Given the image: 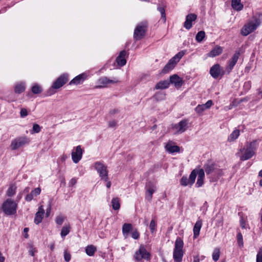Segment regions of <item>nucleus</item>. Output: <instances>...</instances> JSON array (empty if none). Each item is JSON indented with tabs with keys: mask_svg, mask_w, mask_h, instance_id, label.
Wrapping results in <instances>:
<instances>
[{
	"mask_svg": "<svg viewBox=\"0 0 262 262\" xmlns=\"http://www.w3.org/2000/svg\"><path fill=\"white\" fill-rule=\"evenodd\" d=\"M170 83H173L176 86H181L183 84L182 79L177 74H174L170 77Z\"/></svg>",
	"mask_w": 262,
	"mask_h": 262,
	"instance_id": "22",
	"label": "nucleus"
},
{
	"mask_svg": "<svg viewBox=\"0 0 262 262\" xmlns=\"http://www.w3.org/2000/svg\"><path fill=\"white\" fill-rule=\"evenodd\" d=\"M66 217L62 215H59L56 217L55 222L57 225H61L63 224Z\"/></svg>",
	"mask_w": 262,
	"mask_h": 262,
	"instance_id": "41",
	"label": "nucleus"
},
{
	"mask_svg": "<svg viewBox=\"0 0 262 262\" xmlns=\"http://www.w3.org/2000/svg\"><path fill=\"white\" fill-rule=\"evenodd\" d=\"M29 253L30 254L33 256L34 255V250L32 249V250H29Z\"/></svg>",
	"mask_w": 262,
	"mask_h": 262,
	"instance_id": "64",
	"label": "nucleus"
},
{
	"mask_svg": "<svg viewBox=\"0 0 262 262\" xmlns=\"http://www.w3.org/2000/svg\"><path fill=\"white\" fill-rule=\"evenodd\" d=\"M45 213V210L42 206L38 208V211L36 213L34 218V223L38 225L42 222L43 215Z\"/></svg>",
	"mask_w": 262,
	"mask_h": 262,
	"instance_id": "18",
	"label": "nucleus"
},
{
	"mask_svg": "<svg viewBox=\"0 0 262 262\" xmlns=\"http://www.w3.org/2000/svg\"><path fill=\"white\" fill-rule=\"evenodd\" d=\"M204 171L207 174H209L213 172H218L220 169H218L214 163L211 161H208L204 166Z\"/></svg>",
	"mask_w": 262,
	"mask_h": 262,
	"instance_id": "10",
	"label": "nucleus"
},
{
	"mask_svg": "<svg viewBox=\"0 0 262 262\" xmlns=\"http://www.w3.org/2000/svg\"><path fill=\"white\" fill-rule=\"evenodd\" d=\"M212 104H213L212 101L211 100H209L207 101V102L203 105L205 106L206 109H208L212 105Z\"/></svg>",
	"mask_w": 262,
	"mask_h": 262,
	"instance_id": "55",
	"label": "nucleus"
},
{
	"mask_svg": "<svg viewBox=\"0 0 262 262\" xmlns=\"http://www.w3.org/2000/svg\"><path fill=\"white\" fill-rule=\"evenodd\" d=\"M117 124V122L115 120L110 121L108 123L109 127H115Z\"/></svg>",
	"mask_w": 262,
	"mask_h": 262,
	"instance_id": "57",
	"label": "nucleus"
},
{
	"mask_svg": "<svg viewBox=\"0 0 262 262\" xmlns=\"http://www.w3.org/2000/svg\"><path fill=\"white\" fill-rule=\"evenodd\" d=\"M156 190V186L151 182H148L146 185V194L145 196V198L147 200L150 201H151L152 194Z\"/></svg>",
	"mask_w": 262,
	"mask_h": 262,
	"instance_id": "12",
	"label": "nucleus"
},
{
	"mask_svg": "<svg viewBox=\"0 0 262 262\" xmlns=\"http://www.w3.org/2000/svg\"><path fill=\"white\" fill-rule=\"evenodd\" d=\"M166 150L170 154L178 152L180 151V147L174 145V143L172 141H169L165 146Z\"/></svg>",
	"mask_w": 262,
	"mask_h": 262,
	"instance_id": "14",
	"label": "nucleus"
},
{
	"mask_svg": "<svg viewBox=\"0 0 262 262\" xmlns=\"http://www.w3.org/2000/svg\"><path fill=\"white\" fill-rule=\"evenodd\" d=\"M181 185L183 186H186L188 184L190 185V180L187 178L186 176H183L180 180Z\"/></svg>",
	"mask_w": 262,
	"mask_h": 262,
	"instance_id": "39",
	"label": "nucleus"
},
{
	"mask_svg": "<svg viewBox=\"0 0 262 262\" xmlns=\"http://www.w3.org/2000/svg\"><path fill=\"white\" fill-rule=\"evenodd\" d=\"M82 157V148L80 145L77 146L72 152V159L75 163H77Z\"/></svg>",
	"mask_w": 262,
	"mask_h": 262,
	"instance_id": "11",
	"label": "nucleus"
},
{
	"mask_svg": "<svg viewBox=\"0 0 262 262\" xmlns=\"http://www.w3.org/2000/svg\"><path fill=\"white\" fill-rule=\"evenodd\" d=\"M220 255V250L219 248H215L212 253V258L213 260L216 261L219 260Z\"/></svg>",
	"mask_w": 262,
	"mask_h": 262,
	"instance_id": "37",
	"label": "nucleus"
},
{
	"mask_svg": "<svg viewBox=\"0 0 262 262\" xmlns=\"http://www.w3.org/2000/svg\"><path fill=\"white\" fill-rule=\"evenodd\" d=\"M50 210H51V208H50V206L49 207V208L47 210V212H46V216H48L50 214Z\"/></svg>",
	"mask_w": 262,
	"mask_h": 262,
	"instance_id": "62",
	"label": "nucleus"
},
{
	"mask_svg": "<svg viewBox=\"0 0 262 262\" xmlns=\"http://www.w3.org/2000/svg\"><path fill=\"white\" fill-rule=\"evenodd\" d=\"M254 152H253L252 150H250L247 148L245 149L244 154L241 157V160L242 161H245L248 160L250 158H251L254 155Z\"/></svg>",
	"mask_w": 262,
	"mask_h": 262,
	"instance_id": "28",
	"label": "nucleus"
},
{
	"mask_svg": "<svg viewBox=\"0 0 262 262\" xmlns=\"http://www.w3.org/2000/svg\"><path fill=\"white\" fill-rule=\"evenodd\" d=\"M188 121L186 119L181 120L179 123L173 125V128L177 129L178 133H182L187 128Z\"/></svg>",
	"mask_w": 262,
	"mask_h": 262,
	"instance_id": "13",
	"label": "nucleus"
},
{
	"mask_svg": "<svg viewBox=\"0 0 262 262\" xmlns=\"http://www.w3.org/2000/svg\"><path fill=\"white\" fill-rule=\"evenodd\" d=\"M198 177L197 182L195 186L197 187H201L204 184V179L205 177V172L204 169H194L191 172L189 176V179L190 180V186L194 184L196 177Z\"/></svg>",
	"mask_w": 262,
	"mask_h": 262,
	"instance_id": "2",
	"label": "nucleus"
},
{
	"mask_svg": "<svg viewBox=\"0 0 262 262\" xmlns=\"http://www.w3.org/2000/svg\"><path fill=\"white\" fill-rule=\"evenodd\" d=\"M221 72V66L216 63L213 65L210 69V74L214 78H217Z\"/></svg>",
	"mask_w": 262,
	"mask_h": 262,
	"instance_id": "19",
	"label": "nucleus"
},
{
	"mask_svg": "<svg viewBox=\"0 0 262 262\" xmlns=\"http://www.w3.org/2000/svg\"><path fill=\"white\" fill-rule=\"evenodd\" d=\"M147 31V24L146 22H144L141 23L136 27L134 33H145Z\"/></svg>",
	"mask_w": 262,
	"mask_h": 262,
	"instance_id": "25",
	"label": "nucleus"
},
{
	"mask_svg": "<svg viewBox=\"0 0 262 262\" xmlns=\"http://www.w3.org/2000/svg\"><path fill=\"white\" fill-rule=\"evenodd\" d=\"M205 37V34H196L195 39L198 42H201Z\"/></svg>",
	"mask_w": 262,
	"mask_h": 262,
	"instance_id": "48",
	"label": "nucleus"
},
{
	"mask_svg": "<svg viewBox=\"0 0 262 262\" xmlns=\"http://www.w3.org/2000/svg\"><path fill=\"white\" fill-rule=\"evenodd\" d=\"M145 34H134V38L137 41L141 39L144 36Z\"/></svg>",
	"mask_w": 262,
	"mask_h": 262,
	"instance_id": "52",
	"label": "nucleus"
},
{
	"mask_svg": "<svg viewBox=\"0 0 262 262\" xmlns=\"http://www.w3.org/2000/svg\"><path fill=\"white\" fill-rule=\"evenodd\" d=\"M16 187L15 185H11L7 191V194L9 196H12L15 194Z\"/></svg>",
	"mask_w": 262,
	"mask_h": 262,
	"instance_id": "36",
	"label": "nucleus"
},
{
	"mask_svg": "<svg viewBox=\"0 0 262 262\" xmlns=\"http://www.w3.org/2000/svg\"><path fill=\"white\" fill-rule=\"evenodd\" d=\"M69 80V75L64 73L61 75L53 83L52 88L54 89H58L62 86Z\"/></svg>",
	"mask_w": 262,
	"mask_h": 262,
	"instance_id": "8",
	"label": "nucleus"
},
{
	"mask_svg": "<svg viewBox=\"0 0 262 262\" xmlns=\"http://www.w3.org/2000/svg\"><path fill=\"white\" fill-rule=\"evenodd\" d=\"M29 142V140L28 138L26 137H19L16 138L12 141L10 147L12 150H15L28 144Z\"/></svg>",
	"mask_w": 262,
	"mask_h": 262,
	"instance_id": "7",
	"label": "nucleus"
},
{
	"mask_svg": "<svg viewBox=\"0 0 262 262\" xmlns=\"http://www.w3.org/2000/svg\"><path fill=\"white\" fill-rule=\"evenodd\" d=\"M32 92L33 94H38L42 92L41 88L38 84H35L32 88Z\"/></svg>",
	"mask_w": 262,
	"mask_h": 262,
	"instance_id": "40",
	"label": "nucleus"
},
{
	"mask_svg": "<svg viewBox=\"0 0 262 262\" xmlns=\"http://www.w3.org/2000/svg\"><path fill=\"white\" fill-rule=\"evenodd\" d=\"M118 82L117 80H111L106 77H103L98 80V83L97 88H103L107 85L109 83H115Z\"/></svg>",
	"mask_w": 262,
	"mask_h": 262,
	"instance_id": "17",
	"label": "nucleus"
},
{
	"mask_svg": "<svg viewBox=\"0 0 262 262\" xmlns=\"http://www.w3.org/2000/svg\"><path fill=\"white\" fill-rule=\"evenodd\" d=\"M94 167L99 174L101 180L104 181H107L108 171L107 166L101 162H96L94 164Z\"/></svg>",
	"mask_w": 262,
	"mask_h": 262,
	"instance_id": "5",
	"label": "nucleus"
},
{
	"mask_svg": "<svg viewBox=\"0 0 262 262\" xmlns=\"http://www.w3.org/2000/svg\"><path fill=\"white\" fill-rule=\"evenodd\" d=\"M176 62L170 59L162 70V74H166L172 70L176 65Z\"/></svg>",
	"mask_w": 262,
	"mask_h": 262,
	"instance_id": "21",
	"label": "nucleus"
},
{
	"mask_svg": "<svg viewBox=\"0 0 262 262\" xmlns=\"http://www.w3.org/2000/svg\"><path fill=\"white\" fill-rule=\"evenodd\" d=\"M165 96V94H163V93H161V92L157 93L155 95V97L156 98V99H157L158 100H162V99H164Z\"/></svg>",
	"mask_w": 262,
	"mask_h": 262,
	"instance_id": "47",
	"label": "nucleus"
},
{
	"mask_svg": "<svg viewBox=\"0 0 262 262\" xmlns=\"http://www.w3.org/2000/svg\"><path fill=\"white\" fill-rule=\"evenodd\" d=\"M197 15L193 13H191L186 16V20L184 23V27L189 29L192 27V22L195 21L196 19Z\"/></svg>",
	"mask_w": 262,
	"mask_h": 262,
	"instance_id": "16",
	"label": "nucleus"
},
{
	"mask_svg": "<svg viewBox=\"0 0 262 262\" xmlns=\"http://www.w3.org/2000/svg\"><path fill=\"white\" fill-rule=\"evenodd\" d=\"M241 0H232L231 6L233 9L241 11L243 8V5L241 2Z\"/></svg>",
	"mask_w": 262,
	"mask_h": 262,
	"instance_id": "27",
	"label": "nucleus"
},
{
	"mask_svg": "<svg viewBox=\"0 0 262 262\" xmlns=\"http://www.w3.org/2000/svg\"><path fill=\"white\" fill-rule=\"evenodd\" d=\"M71 255L67 250L64 251V259L66 262H69L71 260Z\"/></svg>",
	"mask_w": 262,
	"mask_h": 262,
	"instance_id": "46",
	"label": "nucleus"
},
{
	"mask_svg": "<svg viewBox=\"0 0 262 262\" xmlns=\"http://www.w3.org/2000/svg\"><path fill=\"white\" fill-rule=\"evenodd\" d=\"M77 183V179L75 178H73L71 180L70 182V185L71 186H74Z\"/></svg>",
	"mask_w": 262,
	"mask_h": 262,
	"instance_id": "58",
	"label": "nucleus"
},
{
	"mask_svg": "<svg viewBox=\"0 0 262 262\" xmlns=\"http://www.w3.org/2000/svg\"><path fill=\"white\" fill-rule=\"evenodd\" d=\"M25 90V83L20 82L16 84L14 88V92L17 94H20Z\"/></svg>",
	"mask_w": 262,
	"mask_h": 262,
	"instance_id": "31",
	"label": "nucleus"
},
{
	"mask_svg": "<svg viewBox=\"0 0 262 262\" xmlns=\"http://www.w3.org/2000/svg\"><path fill=\"white\" fill-rule=\"evenodd\" d=\"M82 79V74H79L76 77H75L73 79H72L70 82V84H77L78 83H79L81 79Z\"/></svg>",
	"mask_w": 262,
	"mask_h": 262,
	"instance_id": "42",
	"label": "nucleus"
},
{
	"mask_svg": "<svg viewBox=\"0 0 262 262\" xmlns=\"http://www.w3.org/2000/svg\"><path fill=\"white\" fill-rule=\"evenodd\" d=\"M132 228L133 226L131 224L125 223L122 227V232L124 236L126 237Z\"/></svg>",
	"mask_w": 262,
	"mask_h": 262,
	"instance_id": "29",
	"label": "nucleus"
},
{
	"mask_svg": "<svg viewBox=\"0 0 262 262\" xmlns=\"http://www.w3.org/2000/svg\"><path fill=\"white\" fill-rule=\"evenodd\" d=\"M158 11L160 12L161 14V17L164 19V20H166V14L165 13V9L163 7H158Z\"/></svg>",
	"mask_w": 262,
	"mask_h": 262,
	"instance_id": "49",
	"label": "nucleus"
},
{
	"mask_svg": "<svg viewBox=\"0 0 262 262\" xmlns=\"http://www.w3.org/2000/svg\"><path fill=\"white\" fill-rule=\"evenodd\" d=\"M157 224L155 220L152 219L149 224V228L151 233H154L156 230Z\"/></svg>",
	"mask_w": 262,
	"mask_h": 262,
	"instance_id": "45",
	"label": "nucleus"
},
{
	"mask_svg": "<svg viewBox=\"0 0 262 262\" xmlns=\"http://www.w3.org/2000/svg\"><path fill=\"white\" fill-rule=\"evenodd\" d=\"M41 128L40 126L37 124H34L33 125L32 129L31 131L32 134L34 133H38L40 132Z\"/></svg>",
	"mask_w": 262,
	"mask_h": 262,
	"instance_id": "43",
	"label": "nucleus"
},
{
	"mask_svg": "<svg viewBox=\"0 0 262 262\" xmlns=\"http://www.w3.org/2000/svg\"><path fill=\"white\" fill-rule=\"evenodd\" d=\"M237 242L239 246H243V236L241 232L238 233L237 235Z\"/></svg>",
	"mask_w": 262,
	"mask_h": 262,
	"instance_id": "50",
	"label": "nucleus"
},
{
	"mask_svg": "<svg viewBox=\"0 0 262 262\" xmlns=\"http://www.w3.org/2000/svg\"><path fill=\"white\" fill-rule=\"evenodd\" d=\"M241 53L239 51H237L233 54L232 57L228 60L226 68V71L228 74H229L236 64Z\"/></svg>",
	"mask_w": 262,
	"mask_h": 262,
	"instance_id": "6",
	"label": "nucleus"
},
{
	"mask_svg": "<svg viewBox=\"0 0 262 262\" xmlns=\"http://www.w3.org/2000/svg\"><path fill=\"white\" fill-rule=\"evenodd\" d=\"M112 205L113 208L117 210L120 208V200L118 198H113L112 200Z\"/></svg>",
	"mask_w": 262,
	"mask_h": 262,
	"instance_id": "33",
	"label": "nucleus"
},
{
	"mask_svg": "<svg viewBox=\"0 0 262 262\" xmlns=\"http://www.w3.org/2000/svg\"><path fill=\"white\" fill-rule=\"evenodd\" d=\"M126 52L125 50H122L120 52L119 55L117 57L116 59V61L119 66L122 67L126 64Z\"/></svg>",
	"mask_w": 262,
	"mask_h": 262,
	"instance_id": "15",
	"label": "nucleus"
},
{
	"mask_svg": "<svg viewBox=\"0 0 262 262\" xmlns=\"http://www.w3.org/2000/svg\"><path fill=\"white\" fill-rule=\"evenodd\" d=\"M132 237L134 238V239H137L139 238V233L138 232V231L136 230H134L132 232Z\"/></svg>",
	"mask_w": 262,
	"mask_h": 262,
	"instance_id": "54",
	"label": "nucleus"
},
{
	"mask_svg": "<svg viewBox=\"0 0 262 262\" xmlns=\"http://www.w3.org/2000/svg\"><path fill=\"white\" fill-rule=\"evenodd\" d=\"M20 117L24 118L28 115V112L26 108H21L20 112Z\"/></svg>",
	"mask_w": 262,
	"mask_h": 262,
	"instance_id": "53",
	"label": "nucleus"
},
{
	"mask_svg": "<svg viewBox=\"0 0 262 262\" xmlns=\"http://www.w3.org/2000/svg\"><path fill=\"white\" fill-rule=\"evenodd\" d=\"M71 229V227L69 225H65L61 229L60 235L62 238H64L66 235H67Z\"/></svg>",
	"mask_w": 262,
	"mask_h": 262,
	"instance_id": "32",
	"label": "nucleus"
},
{
	"mask_svg": "<svg viewBox=\"0 0 262 262\" xmlns=\"http://www.w3.org/2000/svg\"><path fill=\"white\" fill-rule=\"evenodd\" d=\"M184 243L180 237H178L175 242L173 253V258L174 262H181L184 255L183 248Z\"/></svg>",
	"mask_w": 262,
	"mask_h": 262,
	"instance_id": "1",
	"label": "nucleus"
},
{
	"mask_svg": "<svg viewBox=\"0 0 262 262\" xmlns=\"http://www.w3.org/2000/svg\"><path fill=\"white\" fill-rule=\"evenodd\" d=\"M54 247H55V245H54V243H53V244H51V245H50V249H51V251H53V250H54Z\"/></svg>",
	"mask_w": 262,
	"mask_h": 262,
	"instance_id": "63",
	"label": "nucleus"
},
{
	"mask_svg": "<svg viewBox=\"0 0 262 262\" xmlns=\"http://www.w3.org/2000/svg\"><path fill=\"white\" fill-rule=\"evenodd\" d=\"M222 52L223 48L217 45L207 54V56L210 57H214L220 55Z\"/></svg>",
	"mask_w": 262,
	"mask_h": 262,
	"instance_id": "20",
	"label": "nucleus"
},
{
	"mask_svg": "<svg viewBox=\"0 0 262 262\" xmlns=\"http://www.w3.org/2000/svg\"><path fill=\"white\" fill-rule=\"evenodd\" d=\"M193 262H200V258L198 255L193 256Z\"/></svg>",
	"mask_w": 262,
	"mask_h": 262,
	"instance_id": "59",
	"label": "nucleus"
},
{
	"mask_svg": "<svg viewBox=\"0 0 262 262\" xmlns=\"http://www.w3.org/2000/svg\"><path fill=\"white\" fill-rule=\"evenodd\" d=\"M170 82L168 80L160 81L157 83L155 86L156 90H163L168 88L169 86Z\"/></svg>",
	"mask_w": 262,
	"mask_h": 262,
	"instance_id": "26",
	"label": "nucleus"
},
{
	"mask_svg": "<svg viewBox=\"0 0 262 262\" xmlns=\"http://www.w3.org/2000/svg\"><path fill=\"white\" fill-rule=\"evenodd\" d=\"M206 109L205 106L203 105H198L195 108V112L198 114H201Z\"/></svg>",
	"mask_w": 262,
	"mask_h": 262,
	"instance_id": "44",
	"label": "nucleus"
},
{
	"mask_svg": "<svg viewBox=\"0 0 262 262\" xmlns=\"http://www.w3.org/2000/svg\"><path fill=\"white\" fill-rule=\"evenodd\" d=\"M217 226H222L223 225V220L222 219H220V220L217 221Z\"/></svg>",
	"mask_w": 262,
	"mask_h": 262,
	"instance_id": "61",
	"label": "nucleus"
},
{
	"mask_svg": "<svg viewBox=\"0 0 262 262\" xmlns=\"http://www.w3.org/2000/svg\"><path fill=\"white\" fill-rule=\"evenodd\" d=\"M41 192V189L39 187L36 188L34 190H32L31 192L27 194L25 198V200L27 202H30L32 201L34 196L38 195Z\"/></svg>",
	"mask_w": 262,
	"mask_h": 262,
	"instance_id": "23",
	"label": "nucleus"
},
{
	"mask_svg": "<svg viewBox=\"0 0 262 262\" xmlns=\"http://www.w3.org/2000/svg\"><path fill=\"white\" fill-rule=\"evenodd\" d=\"M17 203L11 199H7L2 205V209L7 215H13L16 213Z\"/></svg>",
	"mask_w": 262,
	"mask_h": 262,
	"instance_id": "4",
	"label": "nucleus"
},
{
	"mask_svg": "<svg viewBox=\"0 0 262 262\" xmlns=\"http://www.w3.org/2000/svg\"><path fill=\"white\" fill-rule=\"evenodd\" d=\"M85 251L88 255L92 256L94 255L96 251V247L92 245H89L86 247Z\"/></svg>",
	"mask_w": 262,
	"mask_h": 262,
	"instance_id": "30",
	"label": "nucleus"
},
{
	"mask_svg": "<svg viewBox=\"0 0 262 262\" xmlns=\"http://www.w3.org/2000/svg\"><path fill=\"white\" fill-rule=\"evenodd\" d=\"M261 19L260 17L253 16L252 19L246 23L241 30V33H252L260 25Z\"/></svg>",
	"mask_w": 262,
	"mask_h": 262,
	"instance_id": "3",
	"label": "nucleus"
},
{
	"mask_svg": "<svg viewBox=\"0 0 262 262\" xmlns=\"http://www.w3.org/2000/svg\"><path fill=\"white\" fill-rule=\"evenodd\" d=\"M239 135V130L238 129L234 130L229 136L228 140L232 142L236 139Z\"/></svg>",
	"mask_w": 262,
	"mask_h": 262,
	"instance_id": "35",
	"label": "nucleus"
},
{
	"mask_svg": "<svg viewBox=\"0 0 262 262\" xmlns=\"http://www.w3.org/2000/svg\"><path fill=\"white\" fill-rule=\"evenodd\" d=\"M149 253L146 249L143 246H140L139 250L136 251L134 257L136 260L139 261L143 258L148 260L149 259Z\"/></svg>",
	"mask_w": 262,
	"mask_h": 262,
	"instance_id": "9",
	"label": "nucleus"
},
{
	"mask_svg": "<svg viewBox=\"0 0 262 262\" xmlns=\"http://www.w3.org/2000/svg\"><path fill=\"white\" fill-rule=\"evenodd\" d=\"M240 225L243 229H246V222L243 218L240 220Z\"/></svg>",
	"mask_w": 262,
	"mask_h": 262,
	"instance_id": "56",
	"label": "nucleus"
},
{
	"mask_svg": "<svg viewBox=\"0 0 262 262\" xmlns=\"http://www.w3.org/2000/svg\"><path fill=\"white\" fill-rule=\"evenodd\" d=\"M256 262H262V249H260L256 256Z\"/></svg>",
	"mask_w": 262,
	"mask_h": 262,
	"instance_id": "51",
	"label": "nucleus"
},
{
	"mask_svg": "<svg viewBox=\"0 0 262 262\" xmlns=\"http://www.w3.org/2000/svg\"><path fill=\"white\" fill-rule=\"evenodd\" d=\"M202 225V221L201 220H198L195 224L193 227V237L196 238L199 234Z\"/></svg>",
	"mask_w": 262,
	"mask_h": 262,
	"instance_id": "24",
	"label": "nucleus"
},
{
	"mask_svg": "<svg viewBox=\"0 0 262 262\" xmlns=\"http://www.w3.org/2000/svg\"><path fill=\"white\" fill-rule=\"evenodd\" d=\"M257 145H256V141H253L252 142H250L246 146V148L250 150L253 151L255 152V150L256 149Z\"/></svg>",
	"mask_w": 262,
	"mask_h": 262,
	"instance_id": "38",
	"label": "nucleus"
},
{
	"mask_svg": "<svg viewBox=\"0 0 262 262\" xmlns=\"http://www.w3.org/2000/svg\"><path fill=\"white\" fill-rule=\"evenodd\" d=\"M186 52V51L185 50L181 51L179 52L178 53H177L174 56H173L171 59L174 62H176V63H177L182 58V57L185 54Z\"/></svg>",
	"mask_w": 262,
	"mask_h": 262,
	"instance_id": "34",
	"label": "nucleus"
},
{
	"mask_svg": "<svg viewBox=\"0 0 262 262\" xmlns=\"http://www.w3.org/2000/svg\"><path fill=\"white\" fill-rule=\"evenodd\" d=\"M5 257L2 255V253L0 252V262H4Z\"/></svg>",
	"mask_w": 262,
	"mask_h": 262,
	"instance_id": "60",
	"label": "nucleus"
}]
</instances>
